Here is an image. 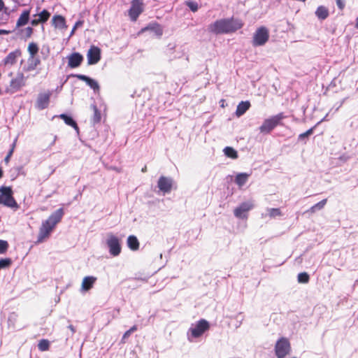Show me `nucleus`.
<instances>
[{
    "label": "nucleus",
    "mask_w": 358,
    "mask_h": 358,
    "mask_svg": "<svg viewBox=\"0 0 358 358\" xmlns=\"http://www.w3.org/2000/svg\"><path fill=\"white\" fill-rule=\"evenodd\" d=\"M22 31L24 33L25 38H29L34 33V29L31 27H27Z\"/></svg>",
    "instance_id": "37"
},
{
    "label": "nucleus",
    "mask_w": 358,
    "mask_h": 358,
    "mask_svg": "<svg viewBox=\"0 0 358 358\" xmlns=\"http://www.w3.org/2000/svg\"><path fill=\"white\" fill-rule=\"evenodd\" d=\"M0 204H3L5 206L12 208H18V204L13 197V192L11 187H0Z\"/></svg>",
    "instance_id": "3"
},
{
    "label": "nucleus",
    "mask_w": 358,
    "mask_h": 358,
    "mask_svg": "<svg viewBox=\"0 0 358 358\" xmlns=\"http://www.w3.org/2000/svg\"><path fill=\"white\" fill-rule=\"evenodd\" d=\"M59 117L63 120L67 125L71 126L76 129H78L77 123L73 120L71 117L66 114H61Z\"/></svg>",
    "instance_id": "26"
},
{
    "label": "nucleus",
    "mask_w": 358,
    "mask_h": 358,
    "mask_svg": "<svg viewBox=\"0 0 358 358\" xmlns=\"http://www.w3.org/2000/svg\"><path fill=\"white\" fill-rule=\"evenodd\" d=\"M51 23L55 29H66L67 28L65 17L60 15H55L52 18Z\"/></svg>",
    "instance_id": "17"
},
{
    "label": "nucleus",
    "mask_w": 358,
    "mask_h": 358,
    "mask_svg": "<svg viewBox=\"0 0 358 358\" xmlns=\"http://www.w3.org/2000/svg\"><path fill=\"white\" fill-rule=\"evenodd\" d=\"M88 65L97 64L101 59V49L95 45H91L87 53Z\"/></svg>",
    "instance_id": "10"
},
{
    "label": "nucleus",
    "mask_w": 358,
    "mask_h": 358,
    "mask_svg": "<svg viewBox=\"0 0 358 358\" xmlns=\"http://www.w3.org/2000/svg\"><path fill=\"white\" fill-rule=\"evenodd\" d=\"M297 278L299 283H308L310 280L309 275L306 272L299 273Z\"/></svg>",
    "instance_id": "33"
},
{
    "label": "nucleus",
    "mask_w": 358,
    "mask_h": 358,
    "mask_svg": "<svg viewBox=\"0 0 358 358\" xmlns=\"http://www.w3.org/2000/svg\"><path fill=\"white\" fill-rule=\"evenodd\" d=\"M243 24L239 20L233 17L221 19L208 26V31L215 34H228L235 32L242 28Z\"/></svg>",
    "instance_id": "1"
},
{
    "label": "nucleus",
    "mask_w": 358,
    "mask_h": 358,
    "mask_svg": "<svg viewBox=\"0 0 358 358\" xmlns=\"http://www.w3.org/2000/svg\"><path fill=\"white\" fill-rule=\"evenodd\" d=\"M109 252L113 257L119 255L121 252V245L119 238L113 234H109L106 241Z\"/></svg>",
    "instance_id": "9"
},
{
    "label": "nucleus",
    "mask_w": 358,
    "mask_h": 358,
    "mask_svg": "<svg viewBox=\"0 0 358 358\" xmlns=\"http://www.w3.org/2000/svg\"><path fill=\"white\" fill-rule=\"evenodd\" d=\"M10 157H9V156H7V155H6V157H5V159H4V162H5V163H6V164H8V163H9V162H10Z\"/></svg>",
    "instance_id": "51"
},
{
    "label": "nucleus",
    "mask_w": 358,
    "mask_h": 358,
    "mask_svg": "<svg viewBox=\"0 0 358 358\" xmlns=\"http://www.w3.org/2000/svg\"><path fill=\"white\" fill-rule=\"evenodd\" d=\"M30 9L28 10H24L22 13H21L20 16L19 17L18 20L16 22V27L19 28L22 26L26 25L29 20L30 17Z\"/></svg>",
    "instance_id": "21"
},
{
    "label": "nucleus",
    "mask_w": 358,
    "mask_h": 358,
    "mask_svg": "<svg viewBox=\"0 0 358 358\" xmlns=\"http://www.w3.org/2000/svg\"><path fill=\"white\" fill-rule=\"evenodd\" d=\"M141 171H142L143 173L146 172V171H147V166H145L143 168H142Z\"/></svg>",
    "instance_id": "53"
},
{
    "label": "nucleus",
    "mask_w": 358,
    "mask_h": 358,
    "mask_svg": "<svg viewBox=\"0 0 358 358\" xmlns=\"http://www.w3.org/2000/svg\"><path fill=\"white\" fill-rule=\"evenodd\" d=\"M268 215L271 218H274L275 217H280L282 215V213L280 208H269L268 209Z\"/></svg>",
    "instance_id": "32"
},
{
    "label": "nucleus",
    "mask_w": 358,
    "mask_h": 358,
    "mask_svg": "<svg viewBox=\"0 0 358 358\" xmlns=\"http://www.w3.org/2000/svg\"><path fill=\"white\" fill-rule=\"evenodd\" d=\"M138 329V327L136 325L132 326L129 330L132 334Z\"/></svg>",
    "instance_id": "48"
},
{
    "label": "nucleus",
    "mask_w": 358,
    "mask_h": 358,
    "mask_svg": "<svg viewBox=\"0 0 358 358\" xmlns=\"http://www.w3.org/2000/svg\"><path fill=\"white\" fill-rule=\"evenodd\" d=\"M36 17L41 24L46 22L50 17V13L48 10H43L41 13L34 15Z\"/></svg>",
    "instance_id": "25"
},
{
    "label": "nucleus",
    "mask_w": 358,
    "mask_h": 358,
    "mask_svg": "<svg viewBox=\"0 0 358 358\" xmlns=\"http://www.w3.org/2000/svg\"><path fill=\"white\" fill-rule=\"evenodd\" d=\"M22 55L21 50L17 49L10 52L3 59V62L5 66H13L17 62V59Z\"/></svg>",
    "instance_id": "16"
},
{
    "label": "nucleus",
    "mask_w": 358,
    "mask_h": 358,
    "mask_svg": "<svg viewBox=\"0 0 358 358\" xmlns=\"http://www.w3.org/2000/svg\"><path fill=\"white\" fill-rule=\"evenodd\" d=\"M38 348L40 351H47L50 348V341L47 339H42L38 344Z\"/></svg>",
    "instance_id": "30"
},
{
    "label": "nucleus",
    "mask_w": 358,
    "mask_h": 358,
    "mask_svg": "<svg viewBox=\"0 0 358 358\" xmlns=\"http://www.w3.org/2000/svg\"><path fill=\"white\" fill-rule=\"evenodd\" d=\"M143 1L132 0L131 7L128 10L129 16L131 21L136 22L139 15L143 12Z\"/></svg>",
    "instance_id": "8"
},
{
    "label": "nucleus",
    "mask_w": 358,
    "mask_h": 358,
    "mask_svg": "<svg viewBox=\"0 0 358 358\" xmlns=\"http://www.w3.org/2000/svg\"><path fill=\"white\" fill-rule=\"evenodd\" d=\"M131 333L129 331V330H127V331H125L122 336V339H121V343L123 344L125 343L127 339L131 336Z\"/></svg>",
    "instance_id": "40"
},
{
    "label": "nucleus",
    "mask_w": 358,
    "mask_h": 358,
    "mask_svg": "<svg viewBox=\"0 0 358 358\" xmlns=\"http://www.w3.org/2000/svg\"><path fill=\"white\" fill-rule=\"evenodd\" d=\"M127 245L133 251H136L139 249L140 243L138 238L131 235L127 238Z\"/></svg>",
    "instance_id": "23"
},
{
    "label": "nucleus",
    "mask_w": 358,
    "mask_h": 358,
    "mask_svg": "<svg viewBox=\"0 0 358 358\" xmlns=\"http://www.w3.org/2000/svg\"><path fill=\"white\" fill-rule=\"evenodd\" d=\"M74 76L76 77L78 79L85 82L94 90H99V85L98 83L96 80L92 79L91 78L82 74H77Z\"/></svg>",
    "instance_id": "20"
},
{
    "label": "nucleus",
    "mask_w": 358,
    "mask_h": 358,
    "mask_svg": "<svg viewBox=\"0 0 358 358\" xmlns=\"http://www.w3.org/2000/svg\"><path fill=\"white\" fill-rule=\"evenodd\" d=\"M38 46L36 43L31 42L28 45L27 50L29 54V59H34L38 52Z\"/></svg>",
    "instance_id": "27"
},
{
    "label": "nucleus",
    "mask_w": 358,
    "mask_h": 358,
    "mask_svg": "<svg viewBox=\"0 0 358 358\" xmlns=\"http://www.w3.org/2000/svg\"><path fill=\"white\" fill-rule=\"evenodd\" d=\"M284 117L283 113H280L276 115H273L264 120L263 124L259 127L260 132L269 134L275 127L280 124L281 120Z\"/></svg>",
    "instance_id": "6"
},
{
    "label": "nucleus",
    "mask_w": 358,
    "mask_h": 358,
    "mask_svg": "<svg viewBox=\"0 0 358 358\" xmlns=\"http://www.w3.org/2000/svg\"><path fill=\"white\" fill-rule=\"evenodd\" d=\"M224 154L227 157L231 159H237L238 153L237 152L231 147H226L224 149Z\"/></svg>",
    "instance_id": "29"
},
{
    "label": "nucleus",
    "mask_w": 358,
    "mask_h": 358,
    "mask_svg": "<svg viewBox=\"0 0 358 358\" xmlns=\"http://www.w3.org/2000/svg\"><path fill=\"white\" fill-rule=\"evenodd\" d=\"M83 23H84V21H83V20H78V21H77V22L75 23V24H74V25H75V27H76L78 28V27H82V26H83Z\"/></svg>",
    "instance_id": "47"
},
{
    "label": "nucleus",
    "mask_w": 358,
    "mask_h": 358,
    "mask_svg": "<svg viewBox=\"0 0 358 358\" xmlns=\"http://www.w3.org/2000/svg\"><path fill=\"white\" fill-rule=\"evenodd\" d=\"M10 33V31L5 30V29H0V35L1 34H8Z\"/></svg>",
    "instance_id": "49"
},
{
    "label": "nucleus",
    "mask_w": 358,
    "mask_h": 358,
    "mask_svg": "<svg viewBox=\"0 0 358 358\" xmlns=\"http://www.w3.org/2000/svg\"><path fill=\"white\" fill-rule=\"evenodd\" d=\"M317 211V208L314 206L308 209L306 213H315Z\"/></svg>",
    "instance_id": "46"
},
{
    "label": "nucleus",
    "mask_w": 358,
    "mask_h": 358,
    "mask_svg": "<svg viewBox=\"0 0 358 358\" xmlns=\"http://www.w3.org/2000/svg\"><path fill=\"white\" fill-rule=\"evenodd\" d=\"M329 15V10L325 6H320L316 9L315 15L321 20L327 19Z\"/></svg>",
    "instance_id": "24"
},
{
    "label": "nucleus",
    "mask_w": 358,
    "mask_h": 358,
    "mask_svg": "<svg viewBox=\"0 0 358 358\" xmlns=\"http://www.w3.org/2000/svg\"><path fill=\"white\" fill-rule=\"evenodd\" d=\"M41 24V22H39V20L36 17L34 19H33L31 21V24L32 26H37L38 24Z\"/></svg>",
    "instance_id": "45"
},
{
    "label": "nucleus",
    "mask_w": 358,
    "mask_h": 358,
    "mask_svg": "<svg viewBox=\"0 0 358 358\" xmlns=\"http://www.w3.org/2000/svg\"><path fill=\"white\" fill-rule=\"evenodd\" d=\"M269 38L268 29L265 27H259L255 32L252 38L253 46L264 45Z\"/></svg>",
    "instance_id": "7"
},
{
    "label": "nucleus",
    "mask_w": 358,
    "mask_h": 358,
    "mask_svg": "<svg viewBox=\"0 0 358 358\" xmlns=\"http://www.w3.org/2000/svg\"><path fill=\"white\" fill-rule=\"evenodd\" d=\"M97 278L94 276H86L83 278L81 284V289L84 292H87L91 289Z\"/></svg>",
    "instance_id": "19"
},
{
    "label": "nucleus",
    "mask_w": 358,
    "mask_h": 358,
    "mask_svg": "<svg viewBox=\"0 0 358 358\" xmlns=\"http://www.w3.org/2000/svg\"><path fill=\"white\" fill-rule=\"evenodd\" d=\"M250 107V103L248 101H241L238 103L236 110L237 117L243 115Z\"/></svg>",
    "instance_id": "22"
},
{
    "label": "nucleus",
    "mask_w": 358,
    "mask_h": 358,
    "mask_svg": "<svg viewBox=\"0 0 358 358\" xmlns=\"http://www.w3.org/2000/svg\"><path fill=\"white\" fill-rule=\"evenodd\" d=\"M274 350L277 358H286L292 351L289 339L285 337L280 338L275 343Z\"/></svg>",
    "instance_id": "5"
},
{
    "label": "nucleus",
    "mask_w": 358,
    "mask_h": 358,
    "mask_svg": "<svg viewBox=\"0 0 358 358\" xmlns=\"http://www.w3.org/2000/svg\"><path fill=\"white\" fill-rule=\"evenodd\" d=\"M63 215V208H59L52 213L46 220L43 222L39 229L37 243H42L50 236L57 224L61 221Z\"/></svg>",
    "instance_id": "2"
},
{
    "label": "nucleus",
    "mask_w": 358,
    "mask_h": 358,
    "mask_svg": "<svg viewBox=\"0 0 358 358\" xmlns=\"http://www.w3.org/2000/svg\"><path fill=\"white\" fill-rule=\"evenodd\" d=\"M249 177V174L245 173H238L235 178L236 183L241 187L246 183Z\"/></svg>",
    "instance_id": "28"
},
{
    "label": "nucleus",
    "mask_w": 358,
    "mask_h": 358,
    "mask_svg": "<svg viewBox=\"0 0 358 358\" xmlns=\"http://www.w3.org/2000/svg\"><path fill=\"white\" fill-rule=\"evenodd\" d=\"M25 85V80L23 73H17L15 78H13L10 82V90L11 92H17L22 87Z\"/></svg>",
    "instance_id": "13"
},
{
    "label": "nucleus",
    "mask_w": 358,
    "mask_h": 358,
    "mask_svg": "<svg viewBox=\"0 0 358 358\" xmlns=\"http://www.w3.org/2000/svg\"><path fill=\"white\" fill-rule=\"evenodd\" d=\"M292 358H296V357H292Z\"/></svg>",
    "instance_id": "55"
},
{
    "label": "nucleus",
    "mask_w": 358,
    "mask_h": 358,
    "mask_svg": "<svg viewBox=\"0 0 358 358\" xmlns=\"http://www.w3.org/2000/svg\"><path fill=\"white\" fill-rule=\"evenodd\" d=\"M327 202V199H324L320 201V202L317 203L316 204H315L314 206L315 207V208H317V210H319L322 209L324 207Z\"/></svg>",
    "instance_id": "38"
},
{
    "label": "nucleus",
    "mask_w": 358,
    "mask_h": 358,
    "mask_svg": "<svg viewBox=\"0 0 358 358\" xmlns=\"http://www.w3.org/2000/svg\"><path fill=\"white\" fill-rule=\"evenodd\" d=\"M16 142H17V139H15L14 142L13 143V144L11 145L10 150H9L8 153L7 154V156H9L11 157V156L14 152L15 145H16Z\"/></svg>",
    "instance_id": "42"
},
{
    "label": "nucleus",
    "mask_w": 358,
    "mask_h": 358,
    "mask_svg": "<svg viewBox=\"0 0 358 358\" xmlns=\"http://www.w3.org/2000/svg\"><path fill=\"white\" fill-rule=\"evenodd\" d=\"M254 204L251 202L242 203L238 207L234 209V215L241 219H246L248 217L247 213L252 209Z\"/></svg>",
    "instance_id": "11"
},
{
    "label": "nucleus",
    "mask_w": 358,
    "mask_h": 358,
    "mask_svg": "<svg viewBox=\"0 0 358 358\" xmlns=\"http://www.w3.org/2000/svg\"><path fill=\"white\" fill-rule=\"evenodd\" d=\"M92 108L94 110V115L92 117V120L94 123H99L101 119V115L99 109L97 108L96 105L92 106Z\"/></svg>",
    "instance_id": "31"
},
{
    "label": "nucleus",
    "mask_w": 358,
    "mask_h": 358,
    "mask_svg": "<svg viewBox=\"0 0 358 358\" xmlns=\"http://www.w3.org/2000/svg\"><path fill=\"white\" fill-rule=\"evenodd\" d=\"M3 170H2V169L0 167V178H1L3 177Z\"/></svg>",
    "instance_id": "54"
},
{
    "label": "nucleus",
    "mask_w": 358,
    "mask_h": 358,
    "mask_svg": "<svg viewBox=\"0 0 358 358\" xmlns=\"http://www.w3.org/2000/svg\"><path fill=\"white\" fill-rule=\"evenodd\" d=\"M51 93L50 92L40 93L36 100V107L40 110L48 108L50 103Z\"/></svg>",
    "instance_id": "15"
},
{
    "label": "nucleus",
    "mask_w": 358,
    "mask_h": 358,
    "mask_svg": "<svg viewBox=\"0 0 358 358\" xmlns=\"http://www.w3.org/2000/svg\"><path fill=\"white\" fill-rule=\"evenodd\" d=\"M32 59L33 64H36V66H38L41 64V60L38 57H34V59Z\"/></svg>",
    "instance_id": "44"
},
{
    "label": "nucleus",
    "mask_w": 358,
    "mask_h": 358,
    "mask_svg": "<svg viewBox=\"0 0 358 358\" xmlns=\"http://www.w3.org/2000/svg\"><path fill=\"white\" fill-rule=\"evenodd\" d=\"M12 261L10 258L0 259V269L5 268L10 266Z\"/></svg>",
    "instance_id": "35"
},
{
    "label": "nucleus",
    "mask_w": 358,
    "mask_h": 358,
    "mask_svg": "<svg viewBox=\"0 0 358 358\" xmlns=\"http://www.w3.org/2000/svg\"><path fill=\"white\" fill-rule=\"evenodd\" d=\"M77 29V27H75V25L73 26L72 30H71V35H73L76 31V29Z\"/></svg>",
    "instance_id": "52"
},
{
    "label": "nucleus",
    "mask_w": 358,
    "mask_h": 358,
    "mask_svg": "<svg viewBox=\"0 0 358 358\" xmlns=\"http://www.w3.org/2000/svg\"><path fill=\"white\" fill-rule=\"evenodd\" d=\"M210 323L205 319L199 320L194 327L188 331V339L192 341V338L201 337L206 331L210 329Z\"/></svg>",
    "instance_id": "4"
},
{
    "label": "nucleus",
    "mask_w": 358,
    "mask_h": 358,
    "mask_svg": "<svg viewBox=\"0 0 358 358\" xmlns=\"http://www.w3.org/2000/svg\"><path fill=\"white\" fill-rule=\"evenodd\" d=\"M187 6L193 12H196L198 10V5L196 3L189 2L187 3Z\"/></svg>",
    "instance_id": "39"
},
{
    "label": "nucleus",
    "mask_w": 358,
    "mask_h": 358,
    "mask_svg": "<svg viewBox=\"0 0 358 358\" xmlns=\"http://www.w3.org/2000/svg\"><path fill=\"white\" fill-rule=\"evenodd\" d=\"M9 248V244L6 241L0 240V254H5Z\"/></svg>",
    "instance_id": "34"
},
{
    "label": "nucleus",
    "mask_w": 358,
    "mask_h": 358,
    "mask_svg": "<svg viewBox=\"0 0 358 358\" xmlns=\"http://www.w3.org/2000/svg\"><path fill=\"white\" fill-rule=\"evenodd\" d=\"M37 66H36V64H34L33 62H31L30 64H29V65L27 66V69H26V71H34L36 69Z\"/></svg>",
    "instance_id": "43"
},
{
    "label": "nucleus",
    "mask_w": 358,
    "mask_h": 358,
    "mask_svg": "<svg viewBox=\"0 0 358 358\" xmlns=\"http://www.w3.org/2000/svg\"><path fill=\"white\" fill-rule=\"evenodd\" d=\"M4 6V2L3 1V0H0V12L3 10Z\"/></svg>",
    "instance_id": "50"
},
{
    "label": "nucleus",
    "mask_w": 358,
    "mask_h": 358,
    "mask_svg": "<svg viewBox=\"0 0 358 358\" xmlns=\"http://www.w3.org/2000/svg\"><path fill=\"white\" fill-rule=\"evenodd\" d=\"M336 5H337L338 8L341 10H343L344 9V8H345L344 0H336Z\"/></svg>",
    "instance_id": "41"
},
{
    "label": "nucleus",
    "mask_w": 358,
    "mask_h": 358,
    "mask_svg": "<svg viewBox=\"0 0 358 358\" xmlns=\"http://www.w3.org/2000/svg\"><path fill=\"white\" fill-rule=\"evenodd\" d=\"M147 31H153L157 36H161L163 34V29L161 25L157 22H152L141 29V32L143 33Z\"/></svg>",
    "instance_id": "18"
},
{
    "label": "nucleus",
    "mask_w": 358,
    "mask_h": 358,
    "mask_svg": "<svg viewBox=\"0 0 358 358\" xmlns=\"http://www.w3.org/2000/svg\"><path fill=\"white\" fill-rule=\"evenodd\" d=\"M315 128V126L312 127V128H310V129H309L306 132L299 134L298 138L299 140H302L304 138L308 137L309 136H310L313 133V131H314Z\"/></svg>",
    "instance_id": "36"
},
{
    "label": "nucleus",
    "mask_w": 358,
    "mask_h": 358,
    "mask_svg": "<svg viewBox=\"0 0 358 358\" xmlns=\"http://www.w3.org/2000/svg\"><path fill=\"white\" fill-rule=\"evenodd\" d=\"M83 56L79 52H73L68 56V66L75 69L80 66L83 62Z\"/></svg>",
    "instance_id": "14"
},
{
    "label": "nucleus",
    "mask_w": 358,
    "mask_h": 358,
    "mask_svg": "<svg viewBox=\"0 0 358 358\" xmlns=\"http://www.w3.org/2000/svg\"><path fill=\"white\" fill-rule=\"evenodd\" d=\"M157 187L164 194L169 193L172 189L173 180L170 178L162 176L158 180Z\"/></svg>",
    "instance_id": "12"
}]
</instances>
